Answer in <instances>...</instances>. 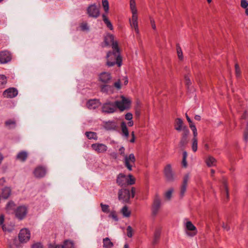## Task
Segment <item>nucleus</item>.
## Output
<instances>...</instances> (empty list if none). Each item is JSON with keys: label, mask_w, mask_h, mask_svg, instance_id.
<instances>
[{"label": "nucleus", "mask_w": 248, "mask_h": 248, "mask_svg": "<svg viewBox=\"0 0 248 248\" xmlns=\"http://www.w3.org/2000/svg\"><path fill=\"white\" fill-rule=\"evenodd\" d=\"M87 13L89 16L96 18L100 15L99 9L96 4H92L88 7Z\"/></svg>", "instance_id": "9b49d317"}, {"label": "nucleus", "mask_w": 248, "mask_h": 248, "mask_svg": "<svg viewBox=\"0 0 248 248\" xmlns=\"http://www.w3.org/2000/svg\"><path fill=\"white\" fill-rule=\"evenodd\" d=\"M46 170L44 168L39 167L37 168L34 170V174L38 177H43L46 174Z\"/></svg>", "instance_id": "b1692460"}, {"label": "nucleus", "mask_w": 248, "mask_h": 248, "mask_svg": "<svg viewBox=\"0 0 248 248\" xmlns=\"http://www.w3.org/2000/svg\"><path fill=\"white\" fill-rule=\"evenodd\" d=\"M195 119L198 121L200 120V116L198 115H196L195 116Z\"/></svg>", "instance_id": "338daca9"}, {"label": "nucleus", "mask_w": 248, "mask_h": 248, "mask_svg": "<svg viewBox=\"0 0 248 248\" xmlns=\"http://www.w3.org/2000/svg\"><path fill=\"white\" fill-rule=\"evenodd\" d=\"M177 56L179 60H182L183 58V53L181 48L180 47H177Z\"/></svg>", "instance_id": "49530a36"}, {"label": "nucleus", "mask_w": 248, "mask_h": 248, "mask_svg": "<svg viewBox=\"0 0 248 248\" xmlns=\"http://www.w3.org/2000/svg\"><path fill=\"white\" fill-rule=\"evenodd\" d=\"M100 104V102L97 99L90 100L87 103V107L90 109H94L97 108Z\"/></svg>", "instance_id": "412c9836"}, {"label": "nucleus", "mask_w": 248, "mask_h": 248, "mask_svg": "<svg viewBox=\"0 0 248 248\" xmlns=\"http://www.w3.org/2000/svg\"><path fill=\"white\" fill-rule=\"evenodd\" d=\"M244 138L246 140H248V128L245 132Z\"/></svg>", "instance_id": "bf43d9fd"}, {"label": "nucleus", "mask_w": 248, "mask_h": 248, "mask_svg": "<svg viewBox=\"0 0 248 248\" xmlns=\"http://www.w3.org/2000/svg\"><path fill=\"white\" fill-rule=\"evenodd\" d=\"M135 114L136 115L139 116L140 115V110L138 108H135Z\"/></svg>", "instance_id": "0e129e2a"}, {"label": "nucleus", "mask_w": 248, "mask_h": 248, "mask_svg": "<svg viewBox=\"0 0 248 248\" xmlns=\"http://www.w3.org/2000/svg\"><path fill=\"white\" fill-rule=\"evenodd\" d=\"M108 217L111 218L114 221H118V217L116 212L112 210L108 214Z\"/></svg>", "instance_id": "72a5a7b5"}, {"label": "nucleus", "mask_w": 248, "mask_h": 248, "mask_svg": "<svg viewBox=\"0 0 248 248\" xmlns=\"http://www.w3.org/2000/svg\"><path fill=\"white\" fill-rule=\"evenodd\" d=\"M99 80L103 83H107L111 78L110 74L103 72L98 75Z\"/></svg>", "instance_id": "f3484780"}, {"label": "nucleus", "mask_w": 248, "mask_h": 248, "mask_svg": "<svg viewBox=\"0 0 248 248\" xmlns=\"http://www.w3.org/2000/svg\"><path fill=\"white\" fill-rule=\"evenodd\" d=\"M62 248H75V243L71 240H66L62 245Z\"/></svg>", "instance_id": "cd10ccee"}, {"label": "nucleus", "mask_w": 248, "mask_h": 248, "mask_svg": "<svg viewBox=\"0 0 248 248\" xmlns=\"http://www.w3.org/2000/svg\"><path fill=\"white\" fill-rule=\"evenodd\" d=\"M2 230L5 232H12L15 228V225L13 224L1 225Z\"/></svg>", "instance_id": "a878e982"}, {"label": "nucleus", "mask_w": 248, "mask_h": 248, "mask_svg": "<svg viewBox=\"0 0 248 248\" xmlns=\"http://www.w3.org/2000/svg\"><path fill=\"white\" fill-rule=\"evenodd\" d=\"M132 99L123 95L120 96L116 100L117 109L120 111H124L130 109L132 105Z\"/></svg>", "instance_id": "20e7f679"}, {"label": "nucleus", "mask_w": 248, "mask_h": 248, "mask_svg": "<svg viewBox=\"0 0 248 248\" xmlns=\"http://www.w3.org/2000/svg\"><path fill=\"white\" fill-rule=\"evenodd\" d=\"M5 124L9 128H12L15 126L16 122L13 120H9L5 122Z\"/></svg>", "instance_id": "e433bc0d"}, {"label": "nucleus", "mask_w": 248, "mask_h": 248, "mask_svg": "<svg viewBox=\"0 0 248 248\" xmlns=\"http://www.w3.org/2000/svg\"><path fill=\"white\" fill-rule=\"evenodd\" d=\"M187 185H182L181 186L180 188V195L183 196L186 190Z\"/></svg>", "instance_id": "a18cd8bd"}, {"label": "nucleus", "mask_w": 248, "mask_h": 248, "mask_svg": "<svg viewBox=\"0 0 248 248\" xmlns=\"http://www.w3.org/2000/svg\"><path fill=\"white\" fill-rule=\"evenodd\" d=\"M117 110L116 101L107 100L102 106V110L105 112L113 113Z\"/></svg>", "instance_id": "6e6552de"}, {"label": "nucleus", "mask_w": 248, "mask_h": 248, "mask_svg": "<svg viewBox=\"0 0 248 248\" xmlns=\"http://www.w3.org/2000/svg\"><path fill=\"white\" fill-rule=\"evenodd\" d=\"M150 23H151L152 29L154 30H156V26H155V21L153 19H152V18L150 19Z\"/></svg>", "instance_id": "5fc2aeb1"}, {"label": "nucleus", "mask_w": 248, "mask_h": 248, "mask_svg": "<svg viewBox=\"0 0 248 248\" xmlns=\"http://www.w3.org/2000/svg\"><path fill=\"white\" fill-rule=\"evenodd\" d=\"M86 136L89 139L97 140V135L95 133L93 132H87L86 133Z\"/></svg>", "instance_id": "4c0bfd02"}, {"label": "nucleus", "mask_w": 248, "mask_h": 248, "mask_svg": "<svg viewBox=\"0 0 248 248\" xmlns=\"http://www.w3.org/2000/svg\"><path fill=\"white\" fill-rule=\"evenodd\" d=\"M190 174L189 173L185 174L183 178L182 185H187L188 182L190 179Z\"/></svg>", "instance_id": "79ce46f5"}, {"label": "nucleus", "mask_w": 248, "mask_h": 248, "mask_svg": "<svg viewBox=\"0 0 248 248\" xmlns=\"http://www.w3.org/2000/svg\"><path fill=\"white\" fill-rule=\"evenodd\" d=\"M175 128L178 131L183 130L186 136L188 133V130L185 126H183V122L180 118H177L175 120Z\"/></svg>", "instance_id": "4468645a"}, {"label": "nucleus", "mask_w": 248, "mask_h": 248, "mask_svg": "<svg viewBox=\"0 0 248 248\" xmlns=\"http://www.w3.org/2000/svg\"><path fill=\"white\" fill-rule=\"evenodd\" d=\"M6 82V78L4 75H0V85L5 84Z\"/></svg>", "instance_id": "09e8293b"}, {"label": "nucleus", "mask_w": 248, "mask_h": 248, "mask_svg": "<svg viewBox=\"0 0 248 248\" xmlns=\"http://www.w3.org/2000/svg\"><path fill=\"white\" fill-rule=\"evenodd\" d=\"M101 5L104 11L102 15H108L110 9L108 0H101Z\"/></svg>", "instance_id": "aec40b11"}, {"label": "nucleus", "mask_w": 248, "mask_h": 248, "mask_svg": "<svg viewBox=\"0 0 248 248\" xmlns=\"http://www.w3.org/2000/svg\"><path fill=\"white\" fill-rule=\"evenodd\" d=\"M31 238V231L27 228H23L18 233V241L14 240L13 245L16 248H20L21 245L25 244L30 241Z\"/></svg>", "instance_id": "7ed1b4c3"}, {"label": "nucleus", "mask_w": 248, "mask_h": 248, "mask_svg": "<svg viewBox=\"0 0 248 248\" xmlns=\"http://www.w3.org/2000/svg\"><path fill=\"white\" fill-rule=\"evenodd\" d=\"M124 118L126 120L128 121L132 120L133 115L131 113L128 112L125 114Z\"/></svg>", "instance_id": "8fccbe9b"}, {"label": "nucleus", "mask_w": 248, "mask_h": 248, "mask_svg": "<svg viewBox=\"0 0 248 248\" xmlns=\"http://www.w3.org/2000/svg\"><path fill=\"white\" fill-rule=\"evenodd\" d=\"M4 221V216L2 214H0V225H2Z\"/></svg>", "instance_id": "13d9d810"}, {"label": "nucleus", "mask_w": 248, "mask_h": 248, "mask_svg": "<svg viewBox=\"0 0 248 248\" xmlns=\"http://www.w3.org/2000/svg\"><path fill=\"white\" fill-rule=\"evenodd\" d=\"M100 206L101 207V210L104 213L109 214V212L111 211L108 205L101 203Z\"/></svg>", "instance_id": "f704fd0d"}, {"label": "nucleus", "mask_w": 248, "mask_h": 248, "mask_svg": "<svg viewBox=\"0 0 248 248\" xmlns=\"http://www.w3.org/2000/svg\"><path fill=\"white\" fill-rule=\"evenodd\" d=\"M245 14L247 16H248V8L246 9V10H245Z\"/></svg>", "instance_id": "774afa93"}, {"label": "nucleus", "mask_w": 248, "mask_h": 248, "mask_svg": "<svg viewBox=\"0 0 248 248\" xmlns=\"http://www.w3.org/2000/svg\"><path fill=\"white\" fill-rule=\"evenodd\" d=\"M134 122L133 120L129 121L126 124L125 122H123L121 123V127L123 134L125 137H127L129 135V132L126 127V125L131 127L133 125Z\"/></svg>", "instance_id": "a211bd4d"}, {"label": "nucleus", "mask_w": 248, "mask_h": 248, "mask_svg": "<svg viewBox=\"0 0 248 248\" xmlns=\"http://www.w3.org/2000/svg\"><path fill=\"white\" fill-rule=\"evenodd\" d=\"M136 159L134 154L131 153L124 155L123 162L129 170H131L135 167Z\"/></svg>", "instance_id": "0eeeda50"}, {"label": "nucleus", "mask_w": 248, "mask_h": 248, "mask_svg": "<svg viewBox=\"0 0 248 248\" xmlns=\"http://www.w3.org/2000/svg\"><path fill=\"white\" fill-rule=\"evenodd\" d=\"M235 67L236 74L237 76H238L240 74V69L239 66L237 64H236Z\"/></svg>", "instance_id": "864d4df0"}, {"label": "nucleus", "mask_w": 248, "mask_h": 248, "mask_svg": "<svg viewBox=\"0 0 248 248\" xmlns=\"http://www.w3.org/2000/svg\"><path fill=\"white\" fill-rule=\"evenodd\" d=\"M114 44L118 46L117 42L114 41V36L111 34L107 33L104 36V41L102 42V46H107L111 45L112 48H113V44Z\"/></svg>", "instance_id": "f8f14e48"}, {"label": "nucleus", "mask_w": 248, "mask_h": 248, "mask_svg": "<svg viewBox=\"0 0 248 248\" xmlns=\"http://www.w3.org/2000/svg\"><path fill=\"white\" fill-rule=\"evenodd\" d=\"M186 120H187V121H188V122L189 123V127H190L191 126L193 125L194 124H193L192 121L191 120L190 118L188 116L187 114H186Z\"/></svg>", "instance_id": "6e6d98bb"}, {"label": "nucleus", "mask_w": 248, "mask_h": 248, "mask_svg": "<svg viewBox=\"0 0 248 248\" xmlns=\"http://www.w3.org/2000/svg\"><path fill=\"white\" fill-rule=\"evenodd\" d=\"M198 148V140L197 138H193L192 140L191 148L194 152L197 150Z\"/></svg>", "instance_id": "c9c22d12"}, {"label": "nucleus", "mask_w": 248, "mask_h": 248, "mask_svg": "<svg viewBox=\"0 0 248 248\" xmlns=\"http://www.w3.org/2000/svg\"><path fill=\"white\" fill-rule=\"evenodd\" d=\"M92 148L98 153H102L107 151L108 147L105 144L97 143L93 144L92 145Z\"/></svg>", "instance_id": "2eb2a0df"}, {"label": "nucleus", "mask_w": 248, "mask_h": 248, "mask_svg": "<svg viewBox=\"0 0 248 248\" xmlns=\"http://www.w3.org/2000/svg\"><path fill=\"white\" fill-rule=\"evenodd\" d=\"M114 87L117 89H120L121 88V81L118 80L116 81L114 84Z\"/></svg>", "instance_id": "603ef678"}, {"label": "nucleus", "mask_w": 248, "mask_h": 248, "mask_svg": "<svg viewBox=\"0 0 248 248\" xmlns=\"http://www.w3.org/2000/svg\"><path fill=\"white\" fill-rule=\"evenodd\" d=\"M204 147L205 149L206 150H208L209 149V144L208 143H205Z\"/></svg>", "instance_id": "e2e57ef3"}, {"label": "nucleus", "mask_w": 248, "mask_h": 248, "mask_svg": "<svg viewBox=\"0 0 248 248\" xmlns=\"http://www.w3.org/2000/svg\"><path fill=\"white\" fill-rule=\"evenodd\" d=\"M160 205V201L159 200H156L154 201L153 205V209L154 210V212L155 214L158 208L159 207Z\"/></svg>", "instance_id": "ea45409f"}, {"label": "nucleus", "mask_w": 248, "mask_h": 248, "mask_svg": "<svg viewBox=\"0 0 248 248\" xmlns=\"http://www.w3.org/2000/svg\"><path fill=\"white\" fill-rule=\"evenodd\" d=\"M135 135H134V132H132V138H131V139L130 140V141L131 142H132V143L134 142V141H135Z\"/></svg>", "instance_id": "052dcab7"}, {"label": "nucleus", "mask_w": 248, "mask_h": 248, "mask_svg": "<svg viewBox=\"0 0 248 248\" xmlns=\"http://www.w3.org/2000/svg\"><path fill=\"white\" fill-rule=\"evenodd\" d=\"M135 182V178L131 174H120L117 178V183L121 186L133 185Z\"/></svg>", "instance_id": "423d86ee"}, {"label": "nucleus", "mask_w": 248, "mask_h": 248, "mask_svg": "<svg viewBox=\"0 0 248 248\" xmlns=\"http://www.w3.org/2000/svg\"><path fill=\"white\" fill-rule=\"evenodd\" d=\"M221 194L224 198L228 199L229 194L228 187L226 184H224L221 188Z\"/></svg>", "instance_id": "c756f323"}, {"label": "nucleus", "mask_w": 248, "mask_h": 248, "mask_svg": "<svg viewBox=\"0 0 248 248\" xmlns=\"http://www.w3.org/2000/svg\"><path fill=\"white\" fill-rule=\"evenodd\" d=\"M28 213V207L26 205L18 206L15 211V216L20 220L25 218Z\"/></svg>", "instance_id": "1a4fd4ad"}, {"label": "nucleus", "mask_w": 248, "mask_h": 248, "mask_svg": "<svg viewBox=\"0 0 248 248\" xmlns=\"http://www.w3.org/2000/svg\"><path fill=\"white\" fill-rule=\"evenodd\" d=\"M48 248H62V245H50Z\"/></svg>", "instance_id": "4d7b16f0"}, {"label": "nucleus", "mask_w": 248, "mask_h": 248, "mask_svg": "<svg viewBox=\"0 0 248 248\" xmlns=\"http://www.w3.org/2000/svg\"><path fill=\"white\" fill-rule=\"evenodd\" d=\"M28 153L26 152L22 151L19 152L17 155L16 158L21 161H24L26 160L28 156Z\"/></svg>", "instance_id": "2f4dec72"}, {"label": "nucleus", "mask_w": 248, "mask_h": 248, "mask_svg": "<svg viewBox=\"0 0 248 248\" xmlns=\"http://www.w3.org/2000/svg\"><path fill=\"white\" fill-rule=\"evenodd\" d=\"M241 7L246 10L248 8V1L247 0H241Z\"/></svg>", "instance_id": "c03bdc74"}, {"label": "nucleus", "mask_w": 248, "mask_h": 248, "mask_svg": "<svg viewBox=\"0 0 248 248\" xmlns=\"http://www.w3.org/2000/svg\"><path fill=\"white\" fill-rule=\"evenodd\" d=\"M117 126V124L114 122H107L104 124V127L107 130L114 129Z\"/></svg>", "instance_id": "393cba45"}, {"label": "nucleus", "mask_w": 248, "mask_h": 248, "mask_svg": "<svg viewBox=\"0 0 248 248\" xmlns=\"http://www.w3.org/2000/svg\"><path fill=\"white\" fill-rule=\"evenodd\" d=\"M190 128H191V130L192 131V132L193 133V136H194L193 138H197L198 133H197V129H196L195 126L194 125H193L192 126H191L190 127Z\"/></svg>", "instance_id": "3c124183"}, {"label": "nucleus", "mask_w": 248, "mask_h": 248, "mask_svg": "<svg viewBox=\"0 0 248 248\" xmlns=\"http://www.w3.org/2000/svg\"><path fill=\"white\" fill-rule=\"evenodd\" d=\"M133 233L134 230L133 228L130 226H127L126 228V235L128 237H131L133 236Z\"/></svg>", "instance_id": "58836bf2"}, {"label": "nucleus", "mask_w": 248, "mask_h": 248, "mask_svg": "<svg viewBox=\"0 0 248 248\" xmlns=\"http://www.w3.org/2000/svg\"><path fill=\"white\" fill-rule=\"evenodd\" d=\"M124 147H121L120 149H119V153L120 155H124Z\"/></svg>", "instance_id": "680f3d73"}, {"label": "nucleus", "mask_w": 248, "mask_h": 248, "mask_svg": "<svg viewBox=\"0 0 248 248\" xmlns=\"http://www.w3.org/2000/svg\"><path fill=\"white\" fill-rule=\"evenodd\" d=\"M79 29L80 30L85 31H87L89 29V27L86 22H82L79 26Z\"/></svg>", "instance_id": "37998d69"}, {"label": "nucleus", "mask_w": 248, "mask_h": 248, "mask_svg": "<svg viewBox=\"0 0 248 248\" xmlns=\"http://www.w3.org/2000/svg\"><path fill=\"white\" fill-rule=\"evenodd\" d=\"M174 191L173 188L168 189L164 193V198L166 200L169 201L172 197V195Z\"/></svg>", "instance_id": "c85d7f7f"}, {"label": "nucleus", "mask_w": 248, "mask_h": 248, "mask_svg": "<svg viewBox=\"0 0 248 248\" xmlns=\"http://www.w3.org/2000/svg\"><path fill=\"white\" fill-rule=\"evenodd\" d=\"M187 153L186 152H184L183 154V160L182 162V165L183 167L186 168L187 167V162L186 161V159L187 157Z\"/></svg>", "instance_id": "a19ab883"}, {"label": "nucleus", "mask_w": 248, "mask_h": 248, "mask_svg": "<svg viewBox=\"0 0 248 248\" xmlns=\"http://www.w3.org/2000/svg\"><path fill=\"white\" fill-rule=\"evenodd\" d=\"M102 20L106 27L112 31L113 30V26L108 17V15H102Z\"/></svg>", "instance_id": "5701e85b"}, {"label": "nucleus", "mask_w": 248, "mask_h": 248, "mask_svg": "<svg viewBox=\"0 0 248 248\" xmlns=\"http://www.w3.org/2000/svg\"><path fill=\"white\" fill-rule=\"evenodd\" d=\"M11 59L10 53L7 51H2L0 52V62L5 63L9 62Z\"/></svg>", "instance_id": "dca6fc26"}, {"label": "nucleus", "mask_w": 248, "mask_h": 248, "mask_svg": "<svg viewBox=\"0 0 248 248\" xmlns=\"http://www.w3.org/2000/svg\"><path fill=\"white\" fill-rule=\"evenodd\" d=\"M206 163L208 166L211 167L216 165V160L211 156H209L206 159Z\"/></svg>", "instance_id": "473e14b6"}, {"label": "nucleus", "mask_w": 248, "mask_h": 248, "mask_svg": "<svg viewBox=\"0 0 248 248\" xmlns=\"http://www.w3.org/2000/svg\"><path fill=\"white\" fill-rule=\"evenodd\" d=\"M15 207L16 204L15 202L12 201H10L6 205L5 210L8 213H13L14 211H15Z\"/></svg>", "instance_id": "4be33fe9"}, {"label": "nucleus", "mask_w": 248, "mask_h": 248, "mask_svg": "<svg viewBox=\"0 0 248 248\" xmlns=\"http://www.w3.org/2000/svg\"><path fill=\"white\" fill-rule=\"evenodd\" d=\"M124 85H126V84H127V83H128V80H127V78H125L124 79Z\"/></svg>", "instance_id": "69168bd1"}, {"label": "nucleus", "mask_w": 248, "mask_h": 248, "mask_svg": "<svg viewBox=\"0 0 248 248\" xmlns=\"http://www.w3.org/2000/svg\"><path fill=\"white\" fill-rule=\"evenodd\" d=\"M103 246L104 248H112L113 247V243L109 238L107 237L103 239Z\"/></svg>", "instance_id": "bb28decb"}, {"label": "nucleus", "mask_w": 248, "mask_h": 248, "mask_svg": "<svg viewBox=\"0 0 248 248\" xmlns=\"http://www.w3.org/2000/svg\"><path fill=\"white\" fill-rule=\"evenodd\" d=\"M121 213L123 214L124 217H129L131 214V210L126 206L122 208L121 210Z\"/></svg>", "instance_id": "7c9ffc66"}, {"label": "nucleus", "mask_w": 248, "mask_h": 248, "mask_svg": "<svg viewBox=\"0 0 248 248\" xmlns=\"http://www.w3.org/2000/svg\"><path fill=\"white\" fill-rule=\"evenodd\" d=\"M31 248H44V247L41 243L36 242L31 246Z\"/></svg>", "instance_id": "de8ad7c7"}, {"label": "nucleus", "mask_w": 248, "mask_h": 248, "mask_svg": "<svg viewBox=\"0 0 248 248\" xmlns=\"http://www.w3.org/2000/svg\"><path fill=\"white\" fill-rule=\"evenodd\" d=\"M185 226L186 233L187 235L189 236H194L197 234V228L191 221L186 220L185 222Z\"/></svg>", "instance_id": "9d476101"}, {"label": "nucleus", "mask_w": 248, "mask_h": 248, "mask_svg": "<svg viewBox=\"0 0 248 248\" xmlns=\"http://www.w3.org/2000/svg\"><path fill=\"white\" fill-rule=\"evenodd\" d=\"M164 174L169 181H173L175 179V175L172 171L171 165H167L164 168Z\"/></svg>", "instance_id": "ddd939ff"}, {"label": "nucleus", "mask_w": 248, "mask_h": 248, "mask_svg": "<svg viewBox=\"0 0 248 248\" xmlns=\"http://www.w3.org/2000/svg\"><path fill=\"white\" fill-rule=\"evenodd\" d=\"M136 189L132 187L131 191L126 189H121L119 192V200L123 202H127L131 198L135 195Z\"/></svg>", "instance_id": "39448f33"}, {"label": "nucleus", "mask_w": 248, "mask_h": 248, "mask_svg": "<svg viewBox=\"0 0 248 248\" xmlns=\"http://www.w3.org/2000/svg\"><path fill=\"white\" fill-rule=\"evenodd\" d=\"M113 51H109L107 55V64L109 66L117 64L118 66L122 65V57H121L119 50L116 44H113Z\"/></svg>", "instance_id": "f03ea898"}, {"label": "nucleus", "mask_w": 248, "mask_h": 248, "mask_svg": "<svg viewBox=\"0 0 248 248\" xmlns=\"http://www.w3.org/2000/svg\"><path fill=\"white\" fill-rule=\"evenodd\" d=\"M17 94V91L14 88H10L5 90L3 93V95L5 97L12 98Z\"/></svg>", "instance_id": "6ab92c4d"}, {"label": "nucleus", "mask_w": 248, "mask_h": 248, "mask_svg": "<svg viewBox=\"0 0 248 248\" xmlns=\"http://www.w3.org/2000/svg\"><path fill=\"white\" fill-rule=\"evenodd\" d=\"M130 11L131 16L129 19L130 26L132 29L134 30L137 34L139 33V12L137 7L135 0H130Z\"/></svg>", "instance_id": "f257e3e1"}]
</instances>
